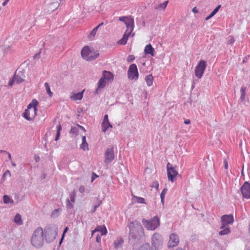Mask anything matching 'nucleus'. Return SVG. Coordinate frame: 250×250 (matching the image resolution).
I'll list each match as a JSON object with an SVG mask.
<instances>
[{
	"mask_svg": "<svg viewBox=\"0 0 250 250\" xmlns=\"http://www.w3.org/2000/svg\"><path fill=\"white\" fill-rule=\"evenodd\" d=\"M129 229V239L140 240L144 235V229L137 221L130 222L128 225Z\"/></svg>",
	"mask_w": 250,
	"mask_h": 250,
	"instance_id": "obj_1",
	"label": "nucleus"
},
{
	"mask_svg": "<svg viewBox=\"0 0 250 250\" xmlns=\"http://www.w3.org/2000/svg\"><path fill=\"white\" fill-rule=\"evenodd\" d=\"M43 234L42 228L39 227L34 231L31 239V242L33 247L39 249L43 246L44 242Z\"/></svg>",
	"mask_w": 250,
	"mask_h": 250,
	"instance_id": "obj_2",
	"label": "nucleus"
},
{
	"mask_svg": "<svg viewBox=\"0 0 250 250\" xmlns=\"http://www.w3.org/2000/svg\"><path fill=\"white\" fill-rule=\"evenodd\" d=\"M83 58L86 61H91L96 59L99 55L97 51L91 50L88 46H85L81 51Z\"/></svg>",
	"mask_w": 250,
	"mask_h": 250,
	"instance_id": "obj_3",
	"label": "nucleus"
},
{
	"mask_svg": "<svg viewBox=\"0 0 250 250\" xmlns=\"http://www.w3.org/2000/svg\"><path fill=\"white\" fill-rule=\"evenodd\" d=\"M142 223L147 230H155L160 225V220L157 216H154L151 219L142 220Z\"/></svg>",
	"mask_w": 250,
	"mask_h": 250,
	"instance_id": "obj_4",
	"label": "nucleus"
},
{
	"mask_svg": "<svg viewBox=\"0 0 250 250\" xmlns=\"http://www.w3.org/2000/svg\"><path fill=\"white\" fill-rule=\"evenodd\" d=\"M151 242L154 250H160L162 248L163 239L159 233L155 232L152 236Z\"/></svg>",
	"mask_w": 250,
	"mask_h": 250,
	"instance_id": "obj_5",
	"label": "nucleus"
},
{
	"mask_svg": "<svg viewBox=\"0 0 250 250\" xmlns=\"http://www.w3.org/2000/svg\"><path fill=\"white\" fill-rule=\"evenodd\" d=\"M207 65V62L204 60H201L199 62L195 69V75L196 77L199 79L202 78Z\"/></svg>",
	"mask_w": 250,
	"mask_h": 250,
	"instance_id": "obj_6",
	"label": "nucleus"
},
{
	"mask_svg": "<svg viewBox=\"0 0 250 250\" xmlns=\"http://www.w3.org/2000/svg\"><path fill=\"white\" fill-rule=\"evenodd\" d=\"M46 234V240L48 242H51L55 239L57 235V228L55 227H49L45 229Z\"/></svg>",
	"mask_w": 250,
	"mask_h": 250,
	"instance_id": "obj_7",
	"label": "nucleus"
},
{
	"mask_svg": "<svg viewBox=\"0 0 250 250\" xmlns=\"http://www.w3.org/2000/svg\"><path fill=\"white\" fill-rule=\"evenodd\" d=\"M114 158V147L113 146H110L106 148L104 152V162L106 164H109L113 161Z\"/></svg>",
	"mask_w": 250,
	"mask_h": 250,
	"instance_id": "obj_8",
	"label": "nucleus"
},
{
	"mask_svg": "<svg viewBox=\"0 0 250 250\" xmlns=\"http://www.w3.org/2000/svg\"><path fill=\"white\" fill-rule=\"evenodd\" d=\"M128 78L130 80H137L139 77V73L137 65L133 63L131 64L128 68L127 72Z\"/></svg>",
	"mask_w": 250,
	"mask_h": 250,
	"instance_id": "obj_9",
	"label": "nucleus"
},
{
	"mask_svg": "<svg viewBox=\"0 0 250 250\" xmlns=\"http://www.w3.org/2000/svg\"><path fill=\"white\" fill-rule=\"evenodd\" d=\"M119 20L125 23L127 28L126 31H130L132 32L134 28V20L126 16L120 17Z\"/></svg>",
	"mask_w": 250,
	"mask_h": 250,
	"instance_id": "obj_10",
	"label": "nucleus"
},
{
	"mask_svg": "<svg viewBox=\"0 0 250 250\" xmlns=\"http://www.w3.org/2000/svg\"><path fill=\"white\" fill-rule=\"evenodd\" d=\"M25 76L22 73H15L13 76V78L8 83L9 86H12L14 83L20 84L24 81Z\"/></svg>",
	"mask_w": 250,
	"mask_h": 250,
	"instance_id": "obj_11",
	"label": "nucleus"
},
{
	"mask_svg": "<svg viewBox=\"0 0 250 250\" xmlns=\"http://www.w3.org/2000/svg\"><path fill=\"white\" fill-rule=\"evenodd\" d=\"M233 221V216L232 214L223 215L221 217L222 225L221 229H223L228 225L231 224Z\"/></svg>",
	"mask_w": 250,
	"mask_h": 250,
	"instance_id": "obj_12",
	"label": "nucleus"
},
{
	"mask_svg": "<svg viewBox=\"0 0 250 250\" xmlns=\"http://www.w3.org/2000/svg\"><path fill=\"white\" fill-rule=\"evenodd\" d=\"M243 197L250 199V183L245 182L240 188Z\"/></svg>",
	"mask_w": 250,
	"mask_h": 250,
	"instance_id": "obj_13",
	"label": "nucleus"
},
{
	"mask_svg": "<svg viewBox=\"0 0 250 250\" xmlns=\"http://www.w3.org/2000/svg\"><path fill=\"white\" fill-rule=\"evenodd\" d=\"M37 111V108L32 109V110L25 109L23 116L27 120L31 121L36 115Z\"/></svg>",
	"mask_w": 250,
	"mask_h": 250,
	"instance_id": "obj_14",
	"label": "nucleus"
},
{
	"mask_svg": "<svg viewBox=\"0 0 250 250\" xmlns=\"http://www.w3.org/2000/svg\"><path fill=\"white\" fill-rule=\"evenodd\" d=\"M179 243V239L178 236L175 234L172 233L169 235V239L168 242V248H172L178 245Z\"/></svg>",
	"mask_w": 250,
	"mask_h": 250,
	"instance_id": "obj_15",
	"label": "nucleus"
},
{
	"mask_svg": "<svg viewBox=\"0 0 250 250\" xmlns=\"http://www.w3.org/2000/svg\"><path fill=\"white\" fill-rule=\"evenodd\" d=\"M167 173L168 179L172 183L174 182L175 178L178 175V172L176 170L175 167L168 168Z\"/></svg>",
	"mask_w": 250,
	"mask_h": 250,
	"instance_id": "obj_16",
	"label": "nucleus"
},
{
	"mask_svg": "<svg viewBox=\"0 0 250 250\" xmlns=\"http://www.w3.org/2000/svg\"><path fill=\"white\" fill-rule=\"evenodd\" d=\"M106 82L105 80L103 79L102 77L99 80L97 88L95 91V94H98L100 92V89L103 88L105 86Z\"/></svg>",
	"mask_w": 250,
	"mask_h": 250,
	"instance_id": "obj_17",
	"label": "nucleus"
},
{
	"mask_svg": "<svg viewBox=\"0 0 250 250\" xmlns=\"http://www.w3.org/2000/svg\"><path fill=\"white\" fill-rule=\"evenodd\" d=\"M131 33V32H130V31H125L123 37L119 41L118 43L120 44H125Z\"/></svg>",
	"mask_w": 250,
	"mask_h": 250,
	"instance_id": "obj_18",
	"label": "nucleus"
},
{
	"mask_svg": "<svg viewBox=\"0 0 250 250\" xmlns=\"http://www.w3.org/2000/svg\"><path fill=\"white\" fill-rule=\"evenodd\" d=\"M144 52L146 54H150L152 56H155L154 53V49L152 47L150 44H147L146 46Z\"/></svg>",
	"mask_w": 250,
	"mask_h": 250,
	"instance_id": "obj_19",
	"label": "nucleus"
},
{
	"mask_svg": "<svg viewBox=\"0 0 250 250\" xmlns=\"http://www.w3.org/2000/svg\"><path fill=\"white\" fill-rule=\"evenodd\" d=\"M84 91L83 89L82 92L77 93H74L71 96V99L74 101L80 100L82 99L83 96V93Z\"/></svg>",
	"mask_w": 250,
	"mask_h": 250,
	"instance_id": "obj_20",
	"label": "nucleus"
},
{
	"mask_svg": "<svg viewBox=\"0 0 250 250\" xmlns=\"http://www.w3.org/2000/svg\"><path fill=\"white\" fill-rule=\"evenodd\" d=\"M102 78L104 80H113V75L111 72L104 70L103 71Z\"/></svg>",
	"mask_w": 250,
	"mask_h": 250,
	"instance_id": "obj_21",
	"label": "nucleus"
},
{
	"mask_svg": "<svg viewBox=\"0 0 250 250\" xmlns=\"http://www.w3.org/2000/svg\"><path fill=\"white\" fill-rule=\"evenodd\" d=\"M88 144L86 141V137L84 136L82 137V143L80 145V148L84 150L88 149Z\"/></svg>",
	"mask_w": 250,
	"mask_h": 250,
	"instance_id": "obj_22",
	"label": "nucleus"
},
{
	"mask_svg": "<svg viewBox=\"0 0 250 250\" xmlns=\"http://www.w3.org/2000/svg\"><path fill=\"white\" fill-rule=\"evenodd\" d=\"M145 80L146 81L147 85L148 86L152 85V84L153 83V78L152 75L151 74L147 75L145 77Z\"/></svg>",
	"mask_w": 250,
	"mask_h": 250,
	"instance_id": "obj_23",
	"label": "nucleus"
},
{
	"mask_svg": "<svg viewBox=\"0 0 250 250\" xmlns=\"http://www.w3.org/2000/svg\"><path fill=\"white\" fill-rule=\"evenodd\" d=\"M98 29V27H96L93 28L92 31L90 32L88 36V38L90 40H92L95 35L96 34V32L97 30Z\"/></svg>",
	"mask_w": 250,
	"mask_h": 250,
	"instance_id": "obj_24",
	"label": "nucleus"
},
{
	"mask_svg": "<svg viewBox=\"0 0 250 250\" xmlns=\"http://www.w3.org/2000/svg\"><path fill=\"white\" fill-rule=\"evenodd\" d=\"M14 222L18 225H21L22 224L21 216L20 214H17L14 217Z\"/></svg>",
	"mask_w": 250,
	"mask_h": 250,
	"instance_id": "obj_25",
	"label": "nucleus"
},
{
	"mask_svg": "<svg viewBox=\"0 0 250 250\" xmlns=\"http://www.w3.org/2000/svg\"><path fill=\"white\" fill-rule=\"evenodd\" d=\"M96 231H101L102 235H105L107 231L106 227L104 226L103 228H102L101 229H99L98 228H96L92 232V233Z\"/></svg>",
	"mask_w": 250,
	"mask_h": 250,
	"instance_id": "obj_26",
	"label": "nucleus"
},
{
	"mask_svg": "<svg viewBox=\"0 0 250 250\" xmlns=\"http://www.w3.org/2000/svg\"><path fill=\"white\" fill-rule=\"evenodd\" d=\"M222 230L220 231L219 234L220 235H224L229 234L230 232V229L229 227L226 226V227L222 229Z\"/></svg>",
	"mask_w": 250,
	"mask_h": 250,
	"instance_id": "obj_27",
	"label": "nucleus"
},
{
	"mask_svg": "<svg viewBox=\"0 0 250 250\" xmlns=\"http://www.w3.org/2000/svg\"><path fill=\"white\" fill-rule=\"evenodd\" d=\"M123 243V240L122 238H118L117 239L114 241V244L115 246V248H118L120 246L122 243Z\"/></svg>",
	"mask_w": 250,
	"mask_h": 250,
	"instance_id": "obj_28",
	"label": "nucleus"
},
{
	"mask_svg": "<svg viewBox=\"0 0 250 250\" xmlns=\"http://www.w3.org/2000/svg\"><path fill=\"white\" fill-rule=\"evenodd\" d=\"M3 202L5 204L13 203V200L8 195H4L3 196Z\"/></svg>",
	"mask_w": 250,
	"mask_h": 250,
	"instance_id": "obj_29",
	"label": "nucleus"
},
{
	"mask_svg": "<svg viewBox=\"0 0 250 250\" xmlns=\"http://www.w3.org/2000/svg\"><path fill=\"white\" fill-rule=\"evenodd\" d=\"M136 250H150V245L148 243L144 244Z\"/></svg>",
	"mask_w": 250,
	"mask_h": 250,
	"instance_id": "obj_30",
	"label": "nucleus"
},
{
	"mask_svg": "<svg viewBox=\"0 0 250 250\" xmlns=\"http://www.w3.org/2000/svg\"><path fill=\"white\" fill-rule=\"evenodd\" d=\"M44 86L45 87V89H46L47 93H48V94L49 95L50 97H51L53 95V92H52L51 91L50 87V86H49L48 83H44Z\"/></svg>",
	"mask_w": 250,
	"mask_h": 250,
	"instance_id": "obj_31",
	"label": "nucleus"
},
{
	"mask_svg": "<svg viewBox=\"0 0 250 250\" xmlns=\"http://www.w3.org/2000/svg\"><path fill=\"white\" fill-rule=\"evenodd\" d=\"M167 188H165L163 189V190H162V191L161 193L160 198H161V202L163 204H164V203L165 197L166 194L167 192Z\"/></svg>",
	"mask_w": 250,
	"mask_h": 250,
	"instance_id": "obj_32",
	"label": "nucleus"
},
{
	"mask_svg": "<svg viewBox=\"0 0 250 250\" xmlns=\"http://www.w3.org/2000/svg\"><path fill=\"white\" fill-rule=\"evenodd\" d=\"M57 133L56 134V136H55V140L56 141H58L60 138V131L62 129L61 125H57Z\"/></svg>",
	"mask_w": 250,
	"mask_h": 250,
	"instance_id": "obj_33",
	"label": "nucleus"
},
{
	"mask_svg": "<svg viewBox=\"0 0 250 250\" xmlns=\"http://www.w3.org/2000/svg\"><path fill=\"white\" fill-rule=\"evenodd\" d=\"M246 87L242 86L240 89V92H241V96L240 99L243 101L245 99V91H246Z\"/></svg>",
	"mask_w": 250,
	"mask_h": 250,
	"instance_id": "obj_34",
	"label": "nucleus"
},
{
	"mask_svg": "<svg viewBox=\"0 0 250 250\" xmlns=\"http://www.w3.org/2000/svg\"><path fill=\"white\" fill-rule=\"evenodd\" d=\"M73 204L72 202H70V200L69 199H67L66 200V207L68 210H70L73 208Z\"/></svg>",
	"mask_w": 250,
	"mask_h": 250,
	"instance_id": "obj_35",
	"label": "nucleus"
},
{
	"mask_svg": "<svg viewBox=\"0 0 250 250\" xmlns=\"http://www.w3.org/2000/svg\"><path fill=\"white\" fill-rule=\"evenodd\" d=\"M107 123H108V122H103L102 124V131L104 132H105L108 128Z\"/></svg>",
	"mask_w": 250,
	"mask_h": 250,
	"instance_id": "obj_36",
	"label": "nucleus"
},
{
	"mask_svg": "<svg viewBox=\"0 0 250 250\" xmlns=\"http://www.w3.org/2000/svg\"><path fill=\"white\" fill-rule=\"evenodd\" d=\"M76 194L75 192H71L69 195V200L70 202L74 203L75 201Z\"/></svg>",
	"mask_w": 250,
	"mask_h": 250,
	"instance_id": "obj_37",
	"label": "nucleus"
},
{
	"mask_svg": "<svg viewBox=\"0 0 250 250\" xmlns=\"http://www.w3.org/2000/svg\"><path fill=\"white\" fill-rule=\"evenodd\" d=\"M167 3H168V1H166L164 2H163V3L160 4L156 8L164 9L167 7Z\"/></svg>",
	"mask_w": 250,
	"mask_h": 250,
	"instance_id": "obj_38",
	"label": "nucleus"
},
{
	"mask_svg": "<svg viewBox=\"0 0 250 250\" xmlns=\"http://www.w3.org/2000/svg\"><path fill=\"white\" fill-rule=\"evenodd\" d=\"M79 131V129L77 126L73 127L71 128L70 133L72 134H77V132Z\"/></svg>",
	"mask_w": 250,
	"mask_h": 250,
	"instance_id": "obj_39",
	"label": "nucleus"
},
{
	"mask_svg": "<svg viewBox=\"0 0 250 250\" xmlns=\"http://www.w3.org/2000/svg\"><path fill=\"white\" fill-rule=\"evenodd\" d=\"M221 5H218L213 10V11L211 13V15H213V16H214L217 12L218 11H219V9L221 8Z\"/></svg>",
	"mask_w": 250,
	"mask_h": 250,
	"instance_id": "obj_40",
	"label": "nucleus"
},
{
	"mask_svg": "<svg viewBox=\"0 0 250 250\" xmlns=\"http://www.w3.org/2000/svg\"><path fill=\"white\" fill-rule=\"evenodd\" d=\"M31 103L32 104V105L33 106V109H35V108H37V105L38 104V102L37 100L36 99H33L32 102H31Z\"/></svg>",
	"mask_w": 250,
	"mask_h": 250,
	"instance_id": "obj_41",
	"label": "nucleus"
},
{
	"mask_svg": "<svg viewBox=\"0 0 250 250\" xmlns=\"http://www.w3.org/2000/svg\"><path fill=\"white\" fill-rule=\"evenodd\" d=\"M137 202L139 203H145V199L142 197H137Z\"/></svg>",
	"mask_w": 250,
	"mask_h": 250,
	"instance_id": "obj_42",
	"label": "nucleus"
},
{
	"mask_svg": "<svg viewBox=\"0 0 250 250\" xmlns=\"http://www.w3.org/2000/svg\"><path fill=\"white\" fill-rule=\"evenodd\" d=\"M135 59L134 56L133 55H129L127 58V61L128 62H132Z\"/></svg>",
	"mask_w": 250,
	"mask_h": 250,
	"instance_id": "obj_43",
	"label": "nucleus"
},
{
	"mask_svg": "<svg viewBox=\"0 0 250 250\" xmlns=\"http://www.w3.org/2000/svg\"><path fill=\"white\" fill-rule=\"evenodd\" d=\"M152 187L155 188L157 189L159 187V183L157 181L153 182L152 184Z\"/></svg>",
	"mask_w": 250,
	"mask_h": 250,
	"instance_id": "obj_44",
	"label": "nucleus"
},
{
	"mask_svg": "<svg viewBox=\"0 0 250 250\" xmlns=\"http://www.w3.org/2000/svg\"><path fill=\"white\" fill-rule=\"evenodd\" d=\"M8 175L9 176H11L10 171L9 170H6L5 172L3 173L2 175V178L4 179L5 176Z\"/></svg>",
	"mask_w": 250,
	"mask_h": 250,
	"instance_id": "obj_45",
	"label": "nucleus"
},
{
	"mask_svg": "<svg viewBox=\"0 0 250 250\" xmlns=\"http://www.w3.org/2000/svg\"><path fill=\"white\" fill-rule=\"evenodd\" d=\"M59 209H55L53 212L52 213V216L53 217H56L58 216V212Z\"/></svg>",
	"mask_w": 250,
	"mask_h": 250,
	"instance_id": "obj_46",
	"label": "nucleus"
},
{
	"mask_svg": "<svg viewBox=\"0 0 250 250\" xmlns=\"http://www.w3.org/2000/svg\"><path fill=\"white\" fill-rule=\"evenodd\" d=\"M101 203H102V201H99V203L97 205H95V206H94V208H93V209L91 210V212H92V213H94V212L96 211V210L97 208H98V207L100 205V204H101Z\"/></svg>",
	"mask_w": 250,
	"mask_h": 250,
	"instance_id": "obj_47",
	"label": "nucleus"
},
{
	"mask_svg": "<svg viewBox=\"0 0 250 250\" xmlns=\"http://www.w3.org/2000/svg\"><path fill=\"white\" fill-rule=\"evenodd\" d=\"M234 42V39L232 37H230V39L228 41V44H232Z\"/></svg>",
	"mask_w": 250,
	"mask_h": 250,
	"instance_id": "obj_48",
	"label": "nucleus"
},
{
	"mask_svg": "<svg viewBox=\"0 0 250 250\" xmlns=\"http://www.w3.org/2000/svg\"><path fill=\"white\" fill-rule=\"evenodd\" d=\"M84 190H85V188L83 186H81L79 188V191L81 192V193H83L84 191Z\"/></svg>",
	"mask_w": 250,
	"mask_h": 250,
	"instance_id": "obj_49",
	"label": "nucleus"
},
{
	"mask_svg": "<svg viewBox=\"0 0 250 250\" xmlns=\"http://www.w3.org/2000/svg\"><path fill=\"white\" fill-rule=\"evenodd\" d=\"M41 50H42V49H40V51L39 53H38L36 54L34 56V57H34V59H39V58H40V53H41Z\"/></svg>",
	"mask_w": 250,
	"mask_h": 250,
	"instance_id": "obj_50",
	"label": "nucleus"
},
{
	"mask_svg": "<svg viewBox=\"0 0 250 250\" xmlns=\"http://www.w3.org/2000/svg\"><path fill=\"white\" fill-rule=\"evenodd\" d=\"M224 167L225 169H227L228 167V163L227 159H225L224 161Z\"/></svg>",
	"mask_w": 250,
	"mask_h": 250,
	"instance_id": "obj_51",
	"label": "nucleus"
},
{
	"mask_svg": "<svg viewBox=\"0 0 250 250\" xmlns=\"http://www.w3.org/2000/svg\"><path fill=\"white\" fill-rule=\"evenodd\" d=\"M109 122L108 115H107V114H105L104 115L103 122Z\"/></svg>",
	"mask_w": 250,
	"mask_h": 250,
	"instance_id": "obj_52",
	"label": "nucleus"
},
{
	"mask_svg": "<svg viewBox=\"0 0 250 250\" xmlns=\"http://www.w3.org/2000/svg\"><path fill=\"white\" fill-rule=\"evenodd\" d=\"M33 108V105H32V103H30V104L28 105V106H27V109H26L32 110Z\"/></svg>",
	"mask_w": 250,
	"mask_h": 250,
	"instance_id": "obj_53",
	"label": "nucleus"
},
{
	"mask_svg": "<svg viewBox=\"0 0 250 250\" xmlns=\"http://www.w3.org/2000/svg\"><path fill=\"white\" fill-rule=\"evenodd\" d=\"M77 127H78V129L80 128V129H82V130H83V131L85 132L86 130H85V128L83 126H81L80 125H78Z\"/></svg>",
	"mask_w": 250,
	"mask_h": 250,
	"instance_id": "obj_54",
	"label": "nucleus"
},
{
	"mask_svg": "<svg viewBox=\"0 0 250 250\" xmlns=\"http://www.w3.org/2000/svg\"><path fill=\"white\" fill-rule=\"evenodd\" d=\"M192 12L195 13H197L198 12V9L196 8V7H194L192 10Z\"/></svg>",
	"mask_w": 250,
	"mask_h": 250,
	"instance_id": "obj_55",
	"label": "nucleus"
},
{
	"mask_svg": "<svg viewBox=\"0 0 250 250\" xmlns=\"http://www.w3.org/2000/svg\"><path fill=\"white\" fill-rule=\"evenodd\" d=\"M213 16H213V15H211V13H210L209 15H208V17H207L206 18V19H205V20H206V21H208V20L209 19H210L211 17H212Z\"/></svg>",
	"mask_w": 250,
	"mask_h": 250,
	"instance_id": "obj_56",
	"label": "nucleus"
},
{
	"mask_svg": "<svg viewBox=\"0 0 250 250\" xmlns=\"http://www.w3.org/2000/svg\"><path fill=\"white\" fill-rule=\"evenodd\" d=\"M170 167H172V165L169 163H168L167 165V170H168V168H169Z\"/></svg>",
	"mask_w": 250,
	"mask_h": 250,
	"instance_id": "obj_57",
	"label": "nucleus"
},
{
	"mask_svg": "<svg viewBox=\"0 0 250 250\" xmlns=\"http://www.w3.org/2000/svg\"><path fill=\"white\" fill-rule=\"evenodd\" d=\"M184 123L186 125H188L190 123V121L189 120H186L185 121Z\"/></svg>",
	"mask_w": 250,
	"mask_h": 250,
	"instance_id": "obj_58",
	"label": "nucleus"
},
{
	"mask_svg": "<svg viewBox=\"0 0 250 250\" xmlns=\"http://www.w3.org/2000/svg\"><path fill=\"white\" fill-rule=\"evenodd\" d=\"M9 0H5L2 3V5L5 6L7 4V3L9 1Z\"/></svg>",
	"mask_w": 250,
	"mask_h": 250,
	"instance_id": "obj_59",
	"label": "nucleus"
},
{
	"mask_svg": "<svg viewBox=\"0 0 250 250\" xmlns=\"http://www.w3.org/2000/svg\"><path fill=\"white\" fill-rule=\"evenodd\" d=\"M35 160L36 162H38L40 160V157L39 156H35Z\"/></svg>",
	"mask_w": 250,
	"mask_h": 250,
	"instance_id": "obj_60",
	"label": "nucleus"
},
{
	"mask_svg": "<svg viewBox=\"0 0 250 250\" xmlns=\"http://www.w3.org/2000/svg\"><path fill=\"white\" fill-rule=\"evenodd\" d=\"M6 152V153L8 154V158H9L10 160H11V155L10 153H9L8 152Z\"/></svg>",
	"mask_w": 250,
	"mask_h": 250,
	"instance_id": "obj_61",
	"label": "nucleus"
},
{
	"mask_svg": "<svg viewBox=\"0 0 250 250\" xmlns=\"http://www.w3.org/2000/svg\"><path fill=\"white\" fill-rule=\"evenodd\" d=\"M63 235H62V238L61 239L60 241V242H59V245H61L62 241H63Z\"/></svg>",
	"mask_w": 250,
	"mask_h": 250,
	"instance_id": "obj_62",
	"label": "nucleus"
},
{
	"mask_svg": "<svg viewBox=\"0 0 250 250\" xmlns=\"http://www.w3.org/2000/svg\"><path fill=\"white\" fill-rule=\"evenodd\" d=\"M107 124H108V128H112V125L109 123V122H108V123H107Z\"/></svg>",
	"mask_w": 250,
	"mask_h": 250,
	"instance_id": "obj_63",
	"label": "nucleus"
},
{
	"mask_svg": "<svg viewBox=\"0 0 250 250\" xmlns=\"http://www.w3.org/2000/svg\"><path fill=\"white\" fill-rule=\"evenodd\" d=\"M11 165L13 167H14L16 166V164L13 162H11Z\"/></svg>",
	"mask_w": 250,
	"mask_h": 250,
	"instance_id": "obj_64",
	"label": "nucleus"
}]
</instances>
